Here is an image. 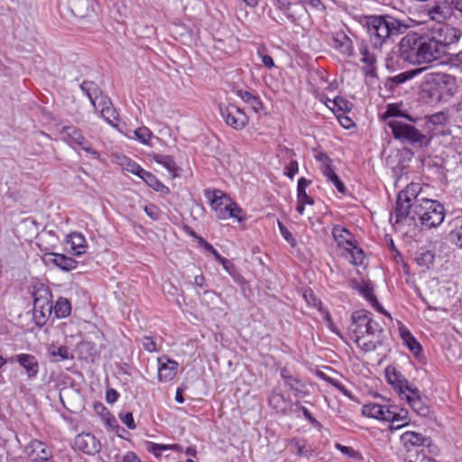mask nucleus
<instances>
[{"instance_id":"39","label":"nucleus","mask_w":462,"mask_h":462,"mask_svg":"<svg viewBox=\"0 0 462 462\" xmlns=\"http://www.w3.org/2000/svg\"><path fill=\"white\" fill-rule=\"evenodd\" d=\"M100 116L110 125H116V122L118 121V113L113 105L109 106H106V108H102L100 111Z\"/></svg>"},{"instance_id":"41","label":"nucleus","mask_w":462,"mask_h":462,"mask_svg":"<svg viewBox=\"0 0 462 462\" xmlns=\"http://www.w3.org/2000/svg\"><path fill=\"white\" fill-rule=\"evenodd\" d=\"M392 117H405L410 121H414V119L409 116L404 115L399 107L394 104H390L387 106V109L383 115V118L384 120H387Z\"/></svg>"},{"instance_id":"12","label":"nucleus","mask_w":462,"mask_h":462,"mask_svg":"<svg viewBox=\"0 0 462 462\" xmlns=\"http://www.w3.org/2000/svg\"><path fill=\"white\" fill-rule=\"evenodd\" d=\"M385 376L388 383H390L400 395H406L410 390L414 388L409 385V382L405 376L393 366L389 365L385 368Z\"/></svg>"},{"instance_id":"57","label":"nucleus","mask_w":462,"mask_h":462,"mask_svg":"<svg viewBox=\"0 0 462 462\" xmlns=\"http://www.w3.org/2000/svg\"><path fill=\"white\" fill-rule=\"evenodd\" d=\"M144 211L152 219L157 220L160 217L159 208L155 205L150 204L145 206Z\"/></svg>"},{"instance_id":"64","label":"nucleus","mask_w":462,"mask_h":462,"mask_svg":"<svg viewBox=\"0 0 462 462\" xmlns=\"http://www.w3.org/2000/svg\"><path fill=\"white\" fill-rule=\"evenodd\" d=\"M118 393L114 390V389H109L107 392H106V402H109V403H114L117 401L118 399Z\"/></svg>"},{"instance_id":"8","label":"nucleus","mask_w":462,"mask_h":462,"mask_svg":"<svg viewBox=\"0 0 462 462\" xmlns=\"http://www.w3.org/2000/svg\"><path fill=\"white\" fill-rule=\"evenodd\" d=\"M418 185L411 184L405 190H402L397 198L394 216L391 217V221L394 218V223H399L406 217L412 219V211L415 205V199H420L417 192Z\"/></svg>"},{"instance_id":"9","label":"nucleus","mask_w":462,"mask_h":462,"mask_svg":"<svg viewBox=\"0 0 462 462\" xmlns=\"http://www.w3.org/2000/svg\"><path fill=\"white\" fill-rule=\"evenodd\" d=\"M218 109L226 124L236 130L243 129L248 123L245 113L234 104L220 103Z\"/></svg>"},{"instance_id":"51","label":"nucleus","mask_w":462,"mask_h":462,"mask_svg":"<svg viewBox=\"0 0 462 462\" xmlns=\"http://www.w3.org/2000/svg\"><path fill=\"white\" fill-rule=\"evenodd\" d=\"M134 134L141 143H147L152 134L149 128L143 126L134 130Z\"/></svg>"},{"instance_id":"59","label":"nucleus","mask_w":462,"mask_h":462,"mask_svg":"<svg viewBox=\"0 0 462 462\" xmlns=\"http://www.w3.org/2000/svg\"><path fill=\"white\" fill-rule=\"evenodd\" d=\"M121 420L130 430H134L136 428L133 414L131 412L121 415Z\"/></svg>"},{"instance_id":"2","label":"nucleus","mask_w":462,"mask_h":462,"mask_svg":"<svg viewBox=\"0 0 462 462\" xmlns=\"http://www.w3.org/2000/svg\"><path fill=\"white\" fill-rule=\"evenodd\" d=\"M364 26L368 34L369 42L374 48H383L393 37L399 36L406 32L409 25L389 14L368 15L364 18Z\"/></svg>"},{"instance_id":"33","label":"nucleus","mask_w":462,"mask_h":462,"mask_svg":"<svg viewBox=\"0 0 462 462\" xmlns=\"http://www.w3.org/2000/svg\"><path fill=\"white\" fill-rule=\"evenodd\" d=\"M142 180L145 181V183L152 188L156 191H161L163 194L170 193V189L164 186L153 174L146 171V173L142 176Z\"/></svg>"},{"instance_id":"15","label":"nucleus","mask_w":462,"mask_h":462,"mask_svg":"<svg viewBox=\"0 0 462 462\" xmlns=\"http://www.w3.org/2000/svg\"><path fill=\"white\" fill-rule=\"evenodd\" d=\"M281 376L295 397L303 398L309 394L306 384L300 379L292 376L286 368L281 370Z\"/></svg>"},{"instance_id":"62","label":"nucleus","mask_w":462,"mask_h":462,"mask_svg":"<svg viewBox=\"0 0 462 462\" xmlns=\"http://www.w3.org/2000/svg\"><path fill=\"white\" fill-rule=\"evenodd\" d=\"M329 383L334 385L337 389H338L344 395L350 396L349 391L346 388V386L337 380H329Z\"/></svg>"},{"instance_id":"21","label":"nucleus","mask_w":462,"mask_h":462,"mask_svg":"<svg viewBox=\"0 0 462 462\" xmlns=\"http://www.w3.org/2000/svg\"><path fill=\"white\" fill-rule=\"evenodd\" d=\"M39 292H44L46 295L51 296V291H33L32 296L34 299V315L37 317V313L45 319L49 318L53 312V304L52 302L46 297V302L44 305H41V298L38 296Z\"/></svg>"},{"instance_id":"10","label":"nucleus","mask_w":462,"mask_h":462,"mask_svg":"<svg viewBox=\"0 0 462 462\" xmlns=\"http://www.w3.org/2000/svg\"><path fill=\"white\" fill-rule=\"evenodd\" d=\"M358 51L362 56L360 60L365 65V73L373 75L376 69L377 60L383 52V47L377 46L374 48V45L371 42L366 43L363 41L358 46Z\"/></svg>"},{"instance_id":"6","label":"nucleus","mask_w":462,"mask_h":462,"mask_svg":"<svg viewBox=\"0 0 462 462\" xmlns=\"http://www.w3.org/2000/svg\"><path fill=\"white\" fill-rule=\"evenodd\" d=\"M387 125L393 137L401 143L419 148L428 146L430 140L412 125L396 118L390 119Z\"/></svg>"},{"instance_id":"55","label":"nucleus","mask_w":462,"mask_h":462,"mask_svg":"<svg viewBox=\"0 0 462 462\" xmlns=\"http://www.w3.org/2000/svg\"><path fill=\"white\" fill-rule=\"evenodd\" d=\"M335 447L337 450L341 451L343 454L348 456L349 457H357L359 456V453L351 447L344 446L339 443H337Z\"/></svg>"},{"instance_id":"53","label":"nucleus","mask_w":462,"mask_h":462,"mask_svg":"<svg viewBox=\"0 0 462 462\" xmlns=\"http://www.w3.org/2000/svg\"><path fill=\"white\" fill-rule=\"evenodd\" d=\"M295 405L301 410L305 419L309 420L314 427H320V423L311 415V413L306 407L300 405L299 402H297Z\"/></svg>"},{"instance_id":"17","label":"nucleus","mask_w":462,"mask_h":462,"mask_svg":"<svg viewBox=\"0 0 462 462\" xmlns=\"http://www.w3.org/2000/svg\"><path fill=\"white\" fill-rule=\"evenodd\" d=\"M362 413L365 416L385 421L390 418H393V415H391V407H386L377 403H368L364 405Z\"/></svg>"},{"instance_id":"19","label":"nucleus","mask_w":462,"mask_h":462,"mask_svg":"<svg viewBox=\"0 0 462 462\" xmlns=\"http://www.w3.org/2000/svg\"><path fill=\"white\" fill-rule=\"evenodd\" d=\"M405 399L411 408L420 416H427L430 412V408L423 402L420 395V391L414 387L405 395Z\"/></svg>"},{"instance_id":"42","label":"nucleus","mask_w":462,"mask_h":462,"mask_svg":"<svg viewBox=\"0 0 462 462\" xmlns=\"http://www.w3.org/2000/svg\"><path fill=\"white\" fill-rule=\"evenodd\" d=\"M90 102L97 110H101L102 108H106V106L112 105L110 99L102 95L100 90L99 93L96 94L94 97H90Z\"/></svg>"},{"instance_id":"43","label":"nucleus","mask_w":462,"mask_h":462,"mask_svg":"<svg viewBox=\"0 0 462 462\" xmlns=\"http://www.w3.org/2000/svg\"><path fill=\"white\" fill-rule=\"evenodd\" d=\"M89 11V0H75L73 3V12L79 17H85Z\"/></svg>"},{"instance_id":"5","label":"nucleus","mask_w":462,"mask_h":462,"mask_svg":"<svg viewBox=\"0 0 462 462\" xmlns=\"http://www.w3.org/2000/svg\"><path fill=\"white\" fill-rule=\"evenodd\" d=\"M422 88L430 97L441 99L451 97L456 91V79L446 73H430L424 78Z\"/></svg>"},{"instance_id":"46","label":"nucleus","mask_w":462,"mask_h":462,"mask_svg":"<svg viewBox=\"0 0 462 462\" xmlns=\"http://www.w3.org/2000/svg\"><path fill=\"white\" fill-rule=\"evenodd\" d=\"M264 47L263 46H260L257 48V55L258 57L261 59L262 60V63L263 65L268 69H273L275 65H274V62H273V58L268 55L267 53L264 52Z\"/></svg>"},{"instance_id":"13","label":"nucleus","mask_w":462,"mask_h":462,"mask_svg":"<svg viewBox=\"0 0 462 462\" xmlns=\"http://www.w3.org/2000/svg\"><path fill=\"white\" fill-rule=\"evenodd\" d=\"M401 442L407 452L415 451L416 455L420 454L418 450L420 447H430V440L422 434L415 431H406L401 436Z\"/></svg>"},{"instance_id":"37","label":"nucleus","mask_w":462,"mask_h":462,"mask_svg":"<svg viewBox=\"0 0 462 462\" xmlns=\"http://www.w3.org/2000/svg\"><path fill=\"white\" fill-rule=\"evenodd\" d=\"M364 298L378 312L383 314L391 320L393 319L391 314L383 309L381 303L377 300L376 296L374 294V291H360Z\"/></svg>"},{"instance_id":"31","label":"nucleus","mask_w":462,"mask_h":462,"mask_svg":"<svg viewBox=\"0 0 462 462\" xmlns=\"http://www.w3.org/2000/svg\"><path fill=\"white\" fill-rule=\"evenodd\" d=\"M53 312L57 319H64L70 315V302L64 298H60L53 306Z\"/></svg>"},{"instance_id":"49","label":"nucleus","mask_w":462,"mask_h":462,"mask_svg":"<svg viewBox=\"0 0 462 462\" xmlns=\"http://www.w3.org/2000/svg\"><path fill=\"white\" fill-rule=\"evenodd\" d=\"M177 447H178V445L168 446V445H162V444H157V443H153V442H148L147 449L150 452L153 453L156 457H158L161 455L162 451L168 450L171 448H176Z\"/></svg>"},{"instance_id":"48","label":"nucleus","mask_w":462,"mask_h":462,"mask_svg":"<svg viewBox=\"0 0 462 462\" xmlns=\"http://www.w3.org/2000/svg\"><path fill=\"white\" fill-rule=\"evenodd\" d=\"M125 169L127 171H130V172L137 175L141 179H142V176H143L146 173L145 170H143L140 165H138L137 163H135L134 162H133L131 160H126V162L125 164Z\"/></svg>"},{"instance_id":"54","label":"nucleus","mask_w":462,"mask_h":462,"mask_svg":"<svg viewBox=\"0 0 462 462\" xmlns=\"http://www.w3.org/2000/svg\"><path fill=\"white\" fill-rule=\"evenodd\" d=\"M355 342L365 352L374 351L376 348V344L372 340H365V337H362L359 341Z\"/></svg>"},{"instance_id":"7","label":"nucleus","mask_w":462,"mask_h":462,"mask_svg":"<svg viewBox=\"0 0 462 462\" xmlns=\"http://www.w3.org/2000/svg\"><path fill=\"white\" fill-rule=\"evenodd\" d=\"M208 198L217 218L227 219L234 217L238 221L242 220V217L238 215L242 209L222 191L214 190L211 195H208Z\"/></svg>"},{"instance_id":"63","label":"nucleus","mask_w":462,"mask_h":462,"mask_svg":"<svg viewBox=\"0 0 462 462\" xmlns=\"http://www.w3.org/2000/svg\"><path fill=\"white\" fill-rule=\"evenodd\" d=\"M122 462H141L138 456L133 452L128 451L122 458Z\"/></svg>"},{"instance_id":"52","label":"nucleus","mask_w":462,"mask_h":462,"mask_svg":"<svg viewBox=\"0 0 462 462\" xmlns=\"http://www.w3.org/2000/svg\"><path fill=\"white\" fill-rule=\"evenodd\" d=\"M279 228L281 231V234L282 235L283 238L291 245L294 246L296 245L295 238L293 237L292 234L287 229V227L281 222H278Z\"/></svg>"},{"instance_id":"29","label":"nucleus","mask_w":462,"mask_h":462,"mask_svg":"<svg viewBox=\"0 0 462 462\" xmlns=\"http://www.w3.org/2000/svg\"><path fill=\"white\" fill-rule=\"evenodd\" d=\"M422 71V69H413L411 71H406L403 73H400L394 77L387 79L385 82V87H387L390 89H393L394 87L404 83L408 79H411L418 73H420Z\"/></svg>"},{"instance_id":"34","label":"nucleus","mask_w":462,"mask_h":462,"mask_svg":"<svg viewBox=\"0 0 462 462\" xmlns=\"http://www.w3.org/2000/svg\"><path fill=\"white\" fill-rule=\"evenodd\" d=\"M302 296L309 305L316 307L319 310V311L322 313L328 320L330 319L329 313L323 310L322 302L319 299L316 297V295L314 294V291H304Z\"/></svg>"},{"instance_id":"11","label":"nucleus","mask_w":462,"mask_h":462,"mask_svg":"<svg viewBox=\"0 0 462 462\" xmlns=\"http://www.w3.org/2000/svg\"><path fill=\"white\" fill-rule=\"evenodd\" d=\"M24 452L34 462L47 461L52 457V448L47 443L38 439H32L27 444Z\"/></svg>"},{"instance_id":"20","label":"nucleus","mask_w":462,"mask_h":462,"mask_svg":"<svg viewBox=\"0 0 462 462\" xmlns=\"http://www.w3.org/2000/svg\"><path fill=\"white\" fill-rule=\"evenodd\" d=\"M334 47L342 54L348 57L354 53V45L352 40L342 31L333 34Z\"/></svg>"},{"instance_id":"61","label":"nucleus","mask_w":462,"mask_h":462,"mask_svg":"<svg viewBox=\"0 0 462 462\" xmlns=\"http://www.w3.org/2000/svg\"><path fill=\"white\" fill-rule=\"evenodd\" d=\"M329 180L334 183L338 192L343 194L346 193V187L344 183L339 180L337 174H333L332 178Z\"/></svg>"},{"instance_id":"4","label":"nucleus","mask_w":462,"mask_h":462,"mask_svg":"<svg viewBox=\"0 0 462 462\" xmlns=\"http://www.w3.org/2000/svg\"><path fill=\"white\" fill-rule=\"evenodd\" d=\"M351 319L349 329L354 341H359L366 336L379 337L383 331L382 326L373 319V314L365 310L354 311Z\"/></svg>"},{"instance_id":"45","label":"nucleus","mask_w":462,"mask_h":462,"mask_svg":"<svg viewBox=\"0 0 462 462\" xmlns=\"http://www.w3.org/2000/svg\"><path fill=\"white\" fill-rule=\"evenodd\" d=\"M351 254V263L355 265L362 264L365 254L361 248H358L356 244L353 245V248L346 249Z\"/></svg>"},{"instance_id":"60","label":"nucleus","mask_w":462,"mask_h":462,"mask_svg":"<svg viewBox=\"0 0 462 462\" xmlns=\"http://www.w3.org/2000/svg\"><path fill=\"white\" fill-rule=\"evenodd\" d=\"M404 462H437L435 459L425 456V454H417V457L412 460L410 457H406Z\"/></svg>"},{"instance_id":"25","label":"nucleus","mask_w":462,"mask_h":462,"mask_svg":"<svg viewBox=\"0 0 462 462\" xmlns=\"http://www.w3.org/2000/svg\"><path fill=\"white\" fill-rule=\"evenodd\" d=\"M67 244L70 245V252L75 255H80L86 248V239L79 233H72L67 239Z\"/></svg>"},{"instance_id":"47","label":"nucleus","mask_w":462,"mask_h":462,"mask_svg":"<svg viewBox=\"0 0 462 462\" xmlns=\"http://www.w3.org/2000/svg\"><path fill=\"white\" fill-rule=\"evenodd\" d=\"M291 448L293 452H295L298 456H305L306 452L304 451L306 448V441L303 439H293L291 440Z\"/></svg>"},{"instance_id":"40","label":"nucleus","mask_w":462,"mask_h":462,"mask_svg":"<svg viewBox=\"0 0 462 462\" xmlns=\"http://www.w3.org/2000/svg\"><path fill=\"white\" fill-rule=\"evenodd\" d=\"M415 261L418 265L429 269L433 263L434 254L430 251L420 252L416 255Z\"/></svg>"},{"instance_id":"30","label":"nucleus","mask_w":462,"mask_h":462,"mask_svg":"<svg viewBox=\"0 0 462 462\" xmlns=\"http://www.w3.org/2000/svg\"><path fill=\"white\" fill-rule=\"evenodd\" d=\"M51 262L62 270L69 271L75 269L77 262L70 257L60 254H51Z\"/></svg>"},{"instance_id":"32","label":"nucleus","mask_w":462,"mask_h":462,"mask_svg":"<svg viewBox=\"0 0 462 462\" xmlns=\"http://www.w3.org/2000/svg\"><path fill=\"white\" fill-rule=\"evenodd\" d=\"M153 160L156 162L162 164L171 174L172 178L177 176L178 167L171 156L163 154H154Z\"/></svg>"},{"instance_id":"26","label":"nucleus","mask_w":462,"mask_h":462,"mask_svg":"<svg viewBox=\"0 0 462 462\" xmlns=\"http://www.w3.org/2000/svg\"><path fill=\"white\" fill-rule=\"evenodd\" d=\"M61 138L64 140H69L71 143L77 144H83V143H87V140L82 135V133L79 129L74 126H64L60 130Z\"/></svg>"},{"instance_id":"24","label":"nucleus","mask_w":462,"mask_h":462,"mask_svg":"<svg viewBox=\"0 0 462 462\" xmlns=\"http://www.w3.org/2000/svg\"><path fill=\"white\" fill-rule=\"evenodd\" d=\"M399 332L401 338L404 342V344L408 346V348L413 352L415 355L419 354L421 351V346L417 341V339L411 335L410 330L404 327L402 323L399 326Z\"/></svg>"},{"instance_id":"56","label":"nucleus","mask_w":462,"mask_h":462,"mask_svg":"<svg viewBox=\"0 0 462 462\" xmlns=\"http://www.w3.org/2000/svg\"><path fill=\"white\" fill-rule=\"evenodd\" d=\"M298 171V162L296 161H291V162L284 168V174L290 179H293Z\"/></svg>"},{"instance_id":"50","label":"nucleus","mask_w":462,"mask_h":462,"mask_svg":"<svg viewBox=\"0 0 462 462\" xmlns=\"http://www.w3.org/2000/svg\"><path fill=\"white\" fill-rule=\"evenodd\" d=\"M80 88L82 91L88 97H94L96 94L99 93V89L94 82L91 81H84L80 85Z\"/></svg>"},{"instance_id":"44","label":"nucleus","mask_w":462,"mask_h":462,"mask_svg":"<svg viewBox=\"0 0 462 462\" xmlns=\"http://www.w3.org/2000/svg\"><path fill=\"white\" fill-rule=\"evenodd\" d=\"M48 354L51 356H59L60 360H66L69 358V351L66 346H56L51 345L48 349Z\"/></svg>"},{"instance_id":"23","label":"nucleus","mask_w":462,"mask_h":462,"mask_svg":"<svg viewBox=\"0 0 462 462\" xmlns=\"http://www.w3.org/2000/svg\"><path fill=\"white\" fill-rule=\"evenodd\" d=\"M332 235L337 243V245L345 249L353 248V245L356 244L352 234L346 228L341 226H334Z\"/></svg>"},{"instance_id":"38","label":"nucleus","mask_w":462,"mask_h":462,"mask_svg":"<svg viewBox=\"0 0 462 462\" xmlns=\"http://www.w3.org/2000/svg\"><path fill=\"white\" fill-rule=\"evenodd\" d=\"M364 298L378 312L383 314L391 320L393 319L391 314L383 309L381 303L377 300L376 296L374 294V291H360Z\"/></svg>"},{"instance_id":"14","label":"nucleus","mask_w":462,"mask_h":462,"mask_svg":"<svg viewBox=\"0 0 462 462\" xmlns=\"http://www.w3.org/2000/svg\"><path fill=\"white\" fill-rule=\"evenodd\" d=\"M74 447L83 453L95 455L100 450L101 444L93 434L81 433L75 438Z\"/></svg>"},{"instance_id":"35","label":"nucleus","mask_w":462,"mask_h":462,"mask_svg":"<svg viewBox=\"0 0 462 462\" xmlns=\"http://www.w3.org/2000/svg\"><path fill=\"white\" fill-rule=\"evenodd\" d=\"M237 95L243 101L249 104L254 112H259L263 109V103L261 100L248 91L238 90Z\"/></svg>"},{"instance_id":"3","label":"nucleus","mask_w":462,"mask_h":462,"mask_svg":"<svg viewBox=\"0 0 462 462\" xmlns=\"http://www.w3.org/2000/svg\"><path fill=\"white\" fill-rule=\"evenodd\" d=\"M444 206L438 200L415 199L412 219H418L422 226L429 229L437 227L444 221Z\"/></svg>"},{"instance_id":"1","label":"nucleus","mask_w":462,"mask_h":462,"mask_svg":"<svg viewBox=\"0 0 462 462\" xmlns=\"http://www.w3.org/2000/svg\"><path fill=\"white\" fill-rule=\"evenodd\" d=\"M446 35L449 36L450 40L444 43L434 37L408 33L399 42L400 56L412 65H427L438 60L446 54L448 44L459 40L461 32L454 27H446Z\"/></svg>"},{"instance_id":"18","label":"nucleus","mask_w":462,"mask_h":462,"mask_svg":"<svg viewBox=\"0 0 462 462\" xmlns=\"http://www.w3.org/2000/svg\"><path fill=\"white\" fill-rule=\"evenodd\" d=\"M158 378L162 382L171 381L177 374L178 363L165 357L158 358Z\"/></svg>"},{"instance_id":"22","label":"nucleus","mask_w":462,"mask_h":462,"mask_svg":"<svg viewBox=\"0 0 462 462\" xmlns=\"http://www.w3.org/2000/svg\"><path fill=\"white\" fill-rule=\"evenodd\" d=\"M453 10L454 6L453 5H451V2H439L435 6H433L429 11V15L432 20L441 22L450 17L453 13Z\"/></svg>"},{"instance_id":"16","label":"nucleus","mask_w":462,"mask_h":462,"mask_svg":"<svg viewBox=\"0 0 462 462\" xmlns=\"http://www.w3.org/2000/svg\"><path fill=\"white\" fill-rule=\"evenodd\" d=\"M10 361H16L22 367H23L29 379L34 378L39 372V362L32 355L19 354L11 357Z\"/></svg>"},{"instance_id":"36","label":"nucleus","mask_w":462,"mask_h":462,"mask_svg":"<svg viewBox=\"0 0 462 462\" xmlns=\"http://www.w3.org/2000/svg\"><path fill=\"white\" fill-rule=\"evenodd\" d=\"M364 298L378 312L383 314L391 320L393 319L391 314L383 309L381 303L377 300L376 296L374 294V291H360Z\"/></svg>"},{"instance_id":"27","label":"nucleus","mask_w":462,"mask_h":462,"mask_svg":"<svg viewBox=\"0 0 462 462\" xmlns=\"http://www.w3.org/2000/svg\"><path fill=\"white\" fill-rule=\"evenodd\" d=\"M451 230L448 234L449 240L462 249V217H456L449 222Z\"/></svg>"},{"instance_id":"58","label":"nucleus","mask_w":462,"mask_h":462,"mask_svg":"<svg viewBox=\"0 0 462 462\" xmlns=\"http://www.w3.org/2000/svg\"><path fill=\"white\" fill-rule=\"evenodd\" d=\"M143 346L146 351L154 352L157 351L156 343L151 337H144L143 338Z\"/></svg>"},{"instance_id":"28","label":"nucleus","mask_w":462,"mask_h":462,"mask_svg":"<svg viewBox=\"0 0 462 462\" xmlns=\"http://www.w3.org/2000/svg\"><path fill=\"white\" fill-rule=\"evenodd\" d=\"M391 415H393V419H389L386 421L392 422V428L400 429L405 425H407L410 421L408 418V411L404 409H401L400 411H397V407H391Z\"/></svg>"}]
</instances>
